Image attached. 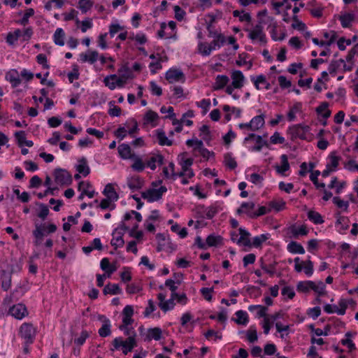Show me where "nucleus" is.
Segmentation results:
<instances>
[{
    "instance_id": "obj_1",
    "label": "nucleus",
    "mask_w": 358,
    "mask_h": 358,
    "mask_svg": "<svg viewBox=\"0 0 358 358\" xmlns=\"http://www.w3.org/2000/svg\"><path fill=\"white\" fill-rule=\"evenodd\" d=\"M113 345L114 348L111 350H119L122 348V353L127 355L137 345V343L135 338H127L124 341L122 337H117L113 341Z\"/></svg>"
},
{
    "instance_id": "obj_2",
    "label": "nucleus",
    "mask_w": 358,
    "mask_h": 358,
    "mask_svg": "<svg viewBox=\"0 0 358 358\" xmlns=\"http://www.w3.org/2000/svg\"><path fill=\"white\" fill-rule=\"evenodd\" d=\"M262 20H260L253 29H245V31L248 32V37L253 42L259 41L260 44L265 45L267 42L266 36L264 32L262 26Z\"/></svg>"
},
{
    "instance_id": "obj_3",
    "label": "nucleus",
    "mask_w": 358,
    "mask_h": 358,
    "mask_svg": "<svg viewBox=\"0 0 358 358\" xmlns=\"http://www.w3.org/2000/svg\"><path fill=\"white\" fill-rule=\"evenodd\" d=\"M310 131V127L309 126L301 124L293 125L289 129L292 140L297 138L308 140Z\"/></svg>"
},
{
    "instance_id": "obj_4",
    "label": "nucleus",
    "mask_w": 358,
    "mask_h": 358,
    "mask_svg": "<svg viewBox=\"0 0 358 358\" xmlns=\"http://www.w3.org/2000/svg\"><path fill=\"white\" fill-rule=\"evenodd\" d=\"M36 329L30 323H24L20 328V336L24 340V343L31 345L36 336Z\"/></svg>"
},
{
    "instance_id": "obj_5",
    "label": "nucleus",
    "mask_w": 358,
    "mask_h": 358,
    "mask_svg": "<svg viewBox=\"0 0 358 358\" xmlns=\"http://www.w3.org/2000/svg\"><path fill=\"white\" fill-rule=\"evenodd\" d=\"M167 191L165 186H161L159 189L151 188L141 193V196L149 202H154L159 200L163 194Z\"/></svg>"
},
{
    "instance_id": "obj_6",
    "label": "nucleus",
    "mask_w": 358,
    "mask_h": 358,
    "mask_svg": "<svg viewBox=\"0 0 358 358\" xmlns=\"http://www.w3.org/2000/svg\"><path fill=\"white\" fill-rule=\"evenodd\" d=\"M55 182L61 185H68L72 182V177L66 170L57 168L54 171Z\"/></svg>"
},
{
    "instance_id": "obj_7",
    "label": "nucleus",
    "mask_w": 358,
    "mask_h": 358,
    "mask_svg": "<svg viewBox=\"0 0 358 358\" xmlns=\"http://www.w3.org/2000/svg\"><path fill=\"white\" fill-rule=\"evenodd\" d=\"M165 78L169 83L176 82L185 83V74L181 70L178 69H170L166 71Z\"/></svg>"
},
{
    "instance_id": "obj_8",
    "label": "nucleus",
    "mask_w": 358,
    "mask_h": 358,
    "mask_svg": "<svg viewBox=\"0 0 358 358\" xmlns=\"http://www.w3.org/2000/svg\"><path fill=\"white\" fill-rule=\"evenodd\" d=\"M254 140L256 142V145L251 148V151L259 152L262 150L263 146H268V143L264 141L261 136L255 134H250L244 138V143H246L249 141Z\"/></svg>"
},
{
    "instance_id": "obj_9",
    "label": "nucleus",
    "mask_w": 358,
    "mask_h": 358,
    "mask_svg": "<svg viewBox=\"0 0 358 358\" xmlns=\"http://www.w3.org/2000/svg\"><path fill=\"white\" fill-rule=\"evenodd\" d=\"M98 318L102 322V326L98 331L99 336L101 337L110 336L111 334V324L110 320L103 315H99Z\"/></svg>"
},
{
    "instance_id": "obj_10",
    "label": "nucleus",
    "mask_w": 358,
    "mask_h": 358,
    "mask_svg": "<svg viewBox=\"0 0 358 358\" xmlns=\"http://www.w3.org/2000/svg\"><path fill=\"white\" fill-rule=\"evenodd\" d=\"M9 313L15 318L21 320L27 315V310L24 305L17 303L10 308Z\"/></svg>"
},
{
    "instance_id": "obj_11",
    "label": "nucleus",
    "mask_w": 358,
    "mask_h": 358,
    "mask_svg": "<svg viewBox=\"0 0 358 358\" xmlns=\"http://www.w3.org/2000/svg\"><path fill=\"white\" fill-rule=\"evenodd\" d=\"M127 71V74H122L119 78L117 77L115 82L116 87H122L125 85L127 80L132 77V73L130 69L127 65H123L118 69V72Z\"/></svg>"
},
{
    "instance_id": "obj_12",
    "label": "nucleus",
    "mask_w": 358,
    "mask_h": 358,
    "mask_svg": "<svg viewBox=\"0 0 358 358\" xmlns=\"http://www.w3.org/2000/svg\"><path fill=\"white\" fill-rule=\"evenodd\" d=\"M240 237L236 241L238 245H243L244 246L251 247L252 243L250 239V234L244 228L240 227L238 229Z\"/></svg>"
},
{
    "instance_id": "obj_13",
    "label": "nucleus",
    "mask_w": 358,
    "mask_h": 358,
    "mask_svg": "<svg viewBox=\"0 0 358 358\" xmlns=\"http://www.w3.org/2000/svg\"><path fill=\"white\" fill-rule=\"evenodd\" d=\"M232 85L239 89L243 87L245 77L241 71L236 70L231 73Z\"/></svg>"
},
{
    "instance_id": "obj_14",
    "label": "nucleus",
    "mask_w": 358,
    "mask_h": 358,
    "mask_svg": "<svg viewBox=\"0 0 358 358\" xmlns=\"http://www.w3.org/2000/svg\"><path fill=\"white\" fill-rule=\"evenodd\" d=\"M44 229L45 224L41 225L39 224H35V229L33 231V235L35 238L34 243L36 246H38L42 243Z\"/></svg>"
},
{
    "instance_id": "obj_15",
    "label": "nucleus",
    "mask_w": 358,
    "mask_h": 358,
    "mask_svg": "<svg viewBox=\"0 0 358 358\" xmlns=\"http://www.w3.org/2000/svg\"><path fill=\"white\" fill-rule=\"evenodd\" d=\"M118 153L124 159H134V154L131 153V149L128 144L122 143L118 146Z\"/></svg>"
},
{
    "instance_id": "obj_16",
    "label": "nucleus",
    "mask_w": 358,
    "mask_h": 358,
    "mask_svg": "<svg viewBox=\"0 0 358 358\" xmlns=\"http://www.w3.org/2000/svg\"><path fill=\"white\" fill-rule=\"evenodd\" d=\"M11 273L6 271H1L0 275V281L1 288L4 291H7L11 286Z\"/></svg>"
},
{
    "instance_id": "obj_17",
    "label": "nucleus",
    "mask_w": 358,
    "mask_h": 358,
    "mask_svg": "<svg viewBox=\"0 0 358 358\" xmlns=\"http://www.w3.org/2000/svg\"><path fill=\"white\" fill-rule=\"evenodd\" d=\"M99 57V53L97 51H89L87 53L80 54V61L81 62H89L90 64H94L96 62Z\"/></svg>"
},
{
    "instance_id": "obj_18",
    "label": "nucleus",
    "mask_w": 358,
    "mask_h": 358,
    "mask_svg": "<svg viewBox=\"0 0 358 358\" xmlns=\"http://www.w3.org/2000/svg\"><path fill=\"white\" fill-rule=\"evenodd\" d=\"M76 171L83 174V176H87L90 173V169L87 165V159L84 157L78 159V164L76 166Z\"/></svg>"
},
{
    "instance_id": "obj_19",
    "label": "nucleus",
    "mask_w": 358,
    "mask_h": 358,
    "mask_svg": "<svg viewBox=\"0 0 358 358\" xmlns=\"http://www.w3.org/2000/svg\"><path fill=\"white\" fill-rule=\"evenodd\" d=\"M265 124L264 115L262 114L254 117L250 122V130L257 131L262 128Z\"/></svg>"
},
{
    "instance_id": "obj_20",
    "label": "nucleus",
    "mask_w": 358,
    "mask_h": 358,
    "mask_svg": "<svg viewBox=\"0 0 358 358\" xmlns=\"http://www.w3.org/2000/svg\"><path fill=\"white\" fill-rule=\"evenodd\" d=\"M103 194L106 196V198L112 200L113 202L117 201L119 199L118 194L115 192L113 185L110 183H108L106 185Z\"/></svg>"
},
{
    "instance_id": "obj_21",
    "label": "nucleus",
    "mask_w": 358,
    "mask_h": 358,
    "mask_svg": "<svg viewBox=\"0 0 358 358\" xmlns=\"http://www.w3.org/2000/svg\"><path fill=\"white\" fill-rule=\"evenodd\" d=\"M6 79L10 83L13 87H17L21 83L18 72L16 70L8 72L6 75Z\"/></svg>"
},
{
    "instance_id": "obj_22",
    "label": "nucleus",
    "mask_w": 358,
    "mask_h": 358,
    "mask_svg": "<svg viewBox=\"0 0 358 358\" xmlns=\"http://www.w3.org/2000/svg\"><path fill=\"white\" fill-rule=\"evenodd\" d=\"M162 337V330L159 327L150 328L148 329V333L145 338V341H150L154 339L155 341H159Z\"/></svg>"
},
{
    "instance_id": "obj_23",
    "label": "nucleus",
    "mask_w": 358,
    "mask_h": 358,
    "mask_svg": "<svg viewBox=\"0 0 358 358\" xmlns=\"http://www.w3.org/2000/svg\"><path fill=\"white\" fill-rule=\"evenodd\" d=\"M289 231L295 238H298L299 236H306L308 233V230L305 225H301L297 228L295 224H292L289 227Z\"/></svg>"
},
{
    "instance_id": "obj_24",
    "label": "nucleus",
    "mask_w": 358,
    "mask_h": 358,
    "mask_svg": "<svg viewBox=\"0 0 358 358\" xmlns=\"http://www.w3.org/2000/svg\"><path fill=\"white\" fill-rule=\"evenodd\" d=\"M336 225L339 227L340 230H347L349 228L350 220L348 217L341 215L340 213H336Z\"/></svg>"
},
{
    "instance_id": "obj_25",
    "label": "nucleus",
    "mask_w": 358,
    "mask_h": 358,
    "mask_svg": "<svg viewBox=\"0 0 358 358\" xmlns=\"http://www.w3.org/2000/svg\"><path fill=\"white\" fill-rule=\"evenodd\" d=\"M281 166H275V170L279 174L284 176L285 172L289 169V164L288 162L287 156L286 155H282L280 157Z\"/></svg>"
},
{
    "instance_id": "obj_26",
    "label": "nucleus",
    "mask_w": 358,
    "mask_h": 358,
    "mask_svg": "<svg viewBox=\"0 0 358 358\" xmlns=\"http://www.w3.org/2000/svg\"><path fill=\"white\" fill-rule=\"evenodd\" d=\"M127 185L133 191L140 189L143 187V182L138 176L127 178Z\"/></svg>"
},
{
    "instance_id": "obj_27",
    "label": "nucleus",
    "mask_w": 358,
    "mask_h": 358,
    "mask_svg": "<svg viewBox=\"0 0 358 358\" xmlns=\"http://www.w3.org/2000/svg\"><path fill=\"white\" fill-rule=\"evenodd\" d=\"M229 80V78L225 75L217 76L213 85V89L215 90H219L224 88L228 83Z\"/></svg>"
},
{
    "instance_id": "obj_28",
    "label": "nucleus",
    "mask_w": 358,
    "mask_h": 358,
    "mask_svg": "<svg viewBox=\"0 0 358 358\" xmlns=\"http://www.w3.org/2000/svg\"><path fill=\"white\" fill-rule=\"evenodd\" d=\"M235 315H236V319H232L236 324L241 325H246L248 323V313L242 310H238L236 312Z\"/></svg>"
},
{
    "instance_id": "obj_29",
    "label": "nucleus",
    "mask_w": 358,
    "mask_h": 358,
    "mask_svg": "<svg viewBox=\"0 0 358 358\" xmlns=\"http://www.w3.org/2000/svg\"><path fill=\"white\" fill-rule=\"evenodd\" d=\"M278 263L275 261L271 264H266L263 258L260 259L261 268L271 276L273 275L275 273V266Z\"/></svg>"
},
{
    "instance_id": "obj_30",
    "label": "nucleus",
    "mask_w": 358,
    "mask_h": 358,
    "mask_svg": "<svg viewBox=\"0 0 358 358\" xmlns=\"http://www.w3.org/2000/svg\"><path fill=\"white\" fill-rule=\"evenodd\" d=\"M157 133V138L158 143L160 145H168L170 146L172 145V141L169 140L166 136L165 132L162 129L156 130Z\"/></svg>"
},
{
    "instance_id": "obj_31",
    "label": "nucleus",
    "mask_w": 358,
    "mask_h": 358,
    "mask_svg": "<svg viewBox=\"0 0 358 358\" xmlns=\"http://www.w3.org/2000/svg\"><path fill=\"white\" fill-rule=\"evenodd\" d=\"M287 250L293 254H304L305 250L303 247L296 241H292L287 245Z\"/></svg>"
},
{
    "instance_id": "obj_32",
    "label": "nucleus",
    "mask_w": 358,
    "mask_h": 358,
    "mask_svg": "<svg viewBox=\"0 0 358 358\" xmlns=\"http://www.w3.org/2000/svg\"><path fill=\"white\" fill-rule=\"evenodd\" d=\"M104 294H120L122 289L117 284L108 283L103 288Z\"/></svg>"
},
{
    "instance_id": "obj_33",
    "label": "nucleus",
    "mask_w": 358,
    "mask_h": 358,
    "mask_svg": "<svg viewBox=\"0 0 358 358\" xmlns=\"http://www.w3.org/2000/svg\"><path fill=\"white\" fill-rule=\"evenodd\" d=\"M164 157L161 155H157L155 156H152L148 160L146 164L148 167H150L152 170H155L157 167L156 163H158L159 165L163 164Z\"/></svg>"
},
{
    "instance_id": "obj_34",
    "label": "nucleus",
    "mask_w": 358,
    "mask_h": 358,
    "mask_svg": "<svg viewBox=\"0 0 358 358\" xmlns=\"http://www.w3.org/2000/svg\"><path fill=\"white\" fill-rule=\"evenodd\" d=\"M65 33L62 28H57L54 34V42L56 45L63 46L64 45Z\"/></svg>"
},
{
    "instance_id": "obj_35",
    "label": "nucleus",
    "mask_w": 358,
    "mask_h": 358,
    "mask_svg": "<svg viewBox=\"0 0 358 358\" xmlns=\"http://www.w3.org/2000/svg\"><path fill=\"white\" fill-rule=\"evenodd\" d=\"M326 285L322 281H319L315 283L313 281L311 289L319 295V296H324L327 294L325 291Z\"/></svg>"
},
{
    "instance_id": "obj_36",
    "label": "nucleus",
    "mask_w": 358,
    "mask_h": 358,
    "mask_svg": "<svg viewBox=\"0 0 358 358\" xmlns=\"http://www.w3.org/2000/svg\"><path fill=\"white\" fill-rule=\"evenodd\" d=\"M123 235V232H117L116 235L113 236V238L110 241V244L115 248L123 247L124 244V241L122 238Z\"/></svg>"
},
{
    "instance_id": "obj_37",
    "label": "nucleus",
    "mask_w": 358,
    "mask_h": 358,
    "mask_svg": "<svg viewBox=\"0 0 358 358\" xmlns=\"http://www.w3.org/2000/svg\"><path fill=\"white\" fill-rule=\"evenodd\" d=\"M222 238L220 236L210 234L206 238V245L209 247L217 246L222 243Z\"/></svg>"
},
{
    "instance_id": "obj_38",
    "label": "nucleus",
    "mask_w": 358,
    "mask_h": 358,
    "mask_svg": "<svg viewBox=\"0 0 358 358\" xmlns=\"http://www.w3.org/2000/svg\"><path fill=\"white\" fill-rule=\"evenodd\" d=\"M100 266L103 271H105L108 273V277H109L110 275L116 270L115 267L110 265L108 258H103L101 259Z\"/></svg>"
},
{
    "instance_id": "obj_39",
    "label": "nucleus",
    "mask_w": 358,
    "mask_h": 358,
    "mask_svg": "<svg viewBox=\"0 0 358 358\" xmlns=\"http://www.w3.org/2000/svg\"><path fill=\"white\" fill-rule=\"evenodd\" d=\"M308 217L310 221L316 224H322L324 222V220L322 219L321 215L314 210H310L308 213Z\"/></svg>"
},
{
    "instance_id": "obj_40",
    "label": "nucleus",
    "mask_w": 358,
    "mask_h": 358,
    "mask_svg": "<svg viewBox=\"0 0 358 358\" xmlns=\"http://www.w3.org/2000/svg\"><path fill=\"white\" fill-rule=\"evenodd\" d=\"M355 16L353 14L347 13L340 17L341 23L343 27L347 28L351 25L352 22L354 20Z\"/></svg>"
},
{
    "instance_id": "obj_41",
    "label": "nucleus",
    "mask_w": 358,
    "mask_h": 358,
    "mask_svg": "<svg viewBox=\"0 0 358 358\" xmlns=\"http://www.w3.org/2000/svg\"><path fill=\"white\" fill-rule=\"evenodd\" d=\"M224 162L226 166L230 169H234L237 166L235 159L232 157L231 153H226L224 157Z\"/></svg>"
},
{
    "instance_id": "obj_42",
    "label": "nucleus",
    "mask_w": 358,
    "mask_h": 358,
    "mask_svg": "<svg viewBox=\"0 0 358 358\" xmlns=\"http://www.w3.org/2000/svg\"><path fill=\"white\" fill-rule=\"evenodd\" d=\"M132 159L134 161V164L131 165L132 169L137 172H142L145 169V164L143 162L142 159L136 155H134V158Z\"/></svg>"
},
{
    "instance_id": "obj_43",
    "label": "nucleus",
    "mask_w": 358,
    "mask_h": 358,
    "mask_svg": "<svg viewBox=\"0 0 358 358\" xmlns=\"http://www.w3.org/2000/svg\"><path fill=\"white\" fill-rule=\"evenodd\" d=\"M313 281H301L297 284L296 289L298 292H308L311 289Z\"/></svg>"
},
{
    "instance_id": "obj_44",
    "label": "nucleus",
    "mask_w": 358,
    "mask_h": 358,
    "mask_svg": "<svg viewBox=\"0 0 358 358\" xmlns=\"http://www.w3.org/2000/svg\"><path fill=\"white\" fill-rule=\"evenodd\" d=\"M270 208H267L265 206H261L258 208L257 212H246V214L250 218H256L259 216H262L268 213V212H270Z\"/></svg>"
},
{
    "instance_id": "obj_45",
    "label": "nucleus",
    "mask_w": 358,
    "mask_h": 358,
    "mask_svg": "<svg viewBox=\"0 0 358 358\" xmlns=\"http://www.w3.org/2000/svg\"><path fill=\"white\" fill-rule=\"evenodd\" d=\"M36 205L40 208V211L37 215L38 217L43 220H45L50 213L48 206L42 203H36Z\"/></svg>"
},
{
    "instance_id": "obj_46",
    "label": "nucleus",
    "mask_w": 358,
    "mask_h": 358,
    "mask_svg": "<svg viewBox=\"0 0 358 358\" xmlns=\"http://www.w3.org/2000/svg\"><path fill=\"white\" fill-rule=\"evenodd\" d=\"M329 158L330 159V162L327 164V166H329V168L334 171L338 166L341 157L336 156L335 152H333L329 155Z\"/></svg>"
},
{
    "instance_id": "obj_47",
    "label": "nucleus",
    "mask_w": 358,
    "mask_h": 358,
    "mask_svg": "<svg viewBox=\"0 0 358 358\" xmlns=\"http://www.w3.org/2000/svg\"><path fill=\"white\" fill-rule=\"evenodd\" d=\"M174 300L175 298L171 296L170 299L164 301L163 303H159V306L163 311L166 312L173 308L175 306Z\"/></svg>"
},
{
    "instance_id": "obj_48",
    "label": "nucleus",
    "mask_w": 358,
    "mask_h": 358,
    "mask_svg": "<svg viewBox=\"0 0 358 358\" xmlns=\"http://www.w3.org/2000/svg\"><path fill=\"white\" fill-rule=\"evenodd\" d=\"M34 15V10L33 8H28L24 14L22 18L17 21V23L23 26L27 25L29 23V18Z\"/></svg>"
},
{
    "instance_id": "obj_49",
    "label": "nucleus",
    "mask_w": 358,
    "mask_h": 358,
    "mask_svg": "<svg viewBox=\"0 0 358 358\" xmlns=\"http://www.w3.org/2000/svg\"><path fill=\"white\" fill-rule=\"evenodd\" d=\"M129 130L128 134L130 136H133L134 133H136L138 128V123L134 119H130L126 123Z\"/></svg>"
},
{
    "instance_id": "obj_50",
    "label": "nucleus",
    "mask_w": 358,
    "mask_h": 358,
    "mask_svg": "<svg viewBox=\"0 0 358 358\" xmlns=\"http://www.w3.org/2000/svg\"><path fill=\"white\" fill-rule=\"evenodd\" d=\"M225 43V38L222 34H218L217 38L213 40L211 43L210 46L213 50L220 48Z\"/></svg>"
},
{
    "instance_id": "obj_51",
    "label": "nucleus",
    "mask_w": 358,
    "mask_h": 358,
    "mask_svg": "<svg viewBox=\"0 0 358 358\" xmlns=\"http://www.w3.org/2000/svg\"><path fill=\"white\" fill-rule=\"evenodd\" d=\"M119 329L124 332L125 336H127L128 338H135L136 337V333L133 327H127V326H120Z\"/></svg>"
},
{
    "instance_id": "obj_52",
    "label": "nucleus",
    "mask_w": 358,
    "mask_h": 358,
    "mask_svg": "<svg viewBox=\"0 0 358 358\" xmlns=\"http://www.w3.org/2000/svg\"><path fill=\"white\" fill-rule=\"evenodd\" d=\"M268 239V234H261L253 238L252 246L259 247L264 242Z\"/></svg>"
},
{
    "instance_id": "obj_53",
    "label": "nucleus",
    "mask_w": 358,
    "mask_h": 358,
    "mask_svg": "<svg viewBox=\"0 0 358 358\" xmlns=\"http://www.w3.org/2000/svg\"><path fill=\"white\" fill-rule=\"evenodd\" d=\"M320 174V171H315V172L312 173L310 176V180L313 182V184L315 185V187L318 188H324L325 184L324 182L319 183L317 177Z\"/></svg>"
},
{
    "instance_id": "obj_54",
    "label": "nucleus",
    "mask_w": 358,
    "mask_h": 358,
    "mask_svg": "<svg viewBox=\"0 0 358 358\" xmlns=\"http://www.w3.org/2000/svg\"><path fill=\"white\" fill-rule=\"evenodd\" d=\"M247 338L250 343H254L257 341V330L254 326H251L247 331Z\"/></svg>"
},
{
    "instance_id": "obj_55",
    "label": "nucleus",
    "mask_w": 358,
    "mask_h": 358,
    "mask_svg": "<svg viewBox=\"0 0 358 358\" xmlns=\"http://www.w3.org/2000/svg\"><path fill=\"white\" fill-rule=\"evenodd\" d=\"M345 336L347 337V338L341 340V344L343 345H346L349 348L350 351L355 350V345L350 338V337L351 336V333L347 332L345 334Z\"/></svg>"
},
{
    "instance_id": "obj_56",
    "label": "nucleus",
    "mask_w": 358,
    "mask_h": 358,
    "mask_svg": "<svg viewBox=\"0 0 358 358\" xmlns=\"http://www.w3.org/2000/svg\"><path fill=\"white\" fill-rule=\"evenodd\" d=\"M165 286L169 287L171 291V296L172 298H176L178 296V293L176 292L178 287L176 285V282L172 279H167L165 281Z\"/></svg>"
},
{
    "instance_id": "obj_57",
    "label": "nucleus",
    "mask_w": 358,
    "mask_h": 358,
    "mask_svg": "<svg viewBox=\"0 0 358 358\" xmlns=\"http://www.w3.org/2000/svg\"><path fill=\"white\" fill-rule=\"evenodd\" d=\"M116 78L117 76L115 74H112L106 76L103 80V83L105 85L107 86L110 90H114L116 87V84L115 82H110V80H114Z\"/></svg>"
},
{
    "instance_id": "obj_58",
    "label": "nucleus",
    "mask_w": 358,
    "mask_h": 358,
    "mask_svg": "<svg viewBox=\"0 0 358 358\" xmlns=\"http://www.w3.org/2000/svg\"><path fill=\"white\" fill-rule=\"evenodd\" d=\"M92 2L90 0H86L85 1H79L78 7L82 13H85L92 7Z\"/></svg>"
},
{
    "instance_id": "obj_59",
    "label": "nucleus",
    "mask_w": 358,
    "mask_h": 358,
    "mask_svg": "<svg viewBox=\"0 0 358 358\" xmlns=\"http://www.w3.org/2000/svg\"><path fill=\"white\" fill-rule=\"evenodd\" d=\"M200 136H202L205 141H208L211 139L210 136V130L208 125L203 124L200 128Z\"/></svg>"
},
{
    "instance_id": "obj_60",
    "label": "nucleus",
    "mask_w": 358,
    "mask_h": 358,
    "mask_svg": "<svg viewBox=\"0 0 358 358\" xmlns=\"http://www.w3.org/2000/svg\"><path fill=\"white\" fill-rule=\"evenodd\" d=\"M333 202L336 204L338 208H343L345 211L348 210L349 203L348 201H344L340 199V197L335 196L333 198Z\"/></svg>"
},
{
    "instance_id": "obj_61",
    "label": "nucleus",
    "mask_w": 358,
    "mask_h": 358,
    "mask_svg": "<svg viewBox=\"0 0 358 358\" xmlns=\"http://www.w3.org/2000/svg\"><path fill=\"white\" fill-rule=\"evenodd\" d=\"M304 273L307 276H311L313 273V263L310 260L303 262Z\"/></svg>"
},
{
    "instance_id": "obj_62",
    "label": "nucleus",
    "mask_w": 358,
    "mask_h": 358,
    "mask_svg": "<svg viewBox=\"0 0 358 358\" xmlns=\"http://www.w3.org/2000/svg\"><path fill=\"white\" fill-rule=\"evenodd\" d=\"M111 202H113V201L109 199L108 198L103 199L101 200L99 204V207L103 210H106L107 208H110V210H113L115 208V205H111Z\"/></svg>"
},
{
    "instance_id": "obj_63",
    "label": "nucleus",
    "mask_w": 358,
    "mask_h": 358,
    "mask_svg": "<svg viewBox=\"0 0 358 358\" xmlns=\"http://www.w3.org/2000/svg\"><path fill=\"white\" fill-rule=\"evenodd\" d=\"M138 228V224H135L129 231V236L139 240L142 238L143 234L141 231H136Z\"/></svg>"
},
{
    "instance_id": "obj_64",
    "label": "nucleus",
    "mask_w": 358,
    "mask_h": 358,
    "mask_svg": "<svg viewBox=\"0 0 358 358\" xmlns=\"http://www.w3.org/2000/svg\"><path fill=\"white\" fill-rule=\"evenodd\" d=\"M93 23L92 20L90 18H86L85 20L81 22V31L85 33L87 29H90L92 27Z\"/></svg>"
}]
</instances>
